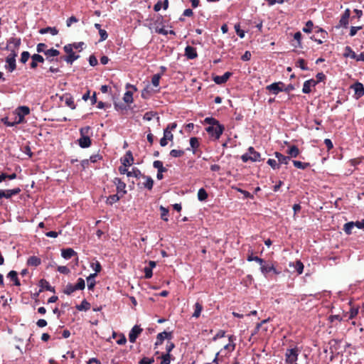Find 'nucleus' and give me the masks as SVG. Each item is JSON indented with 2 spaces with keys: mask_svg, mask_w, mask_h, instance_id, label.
Returning <instances> with one entry per match:
<instances>
[{
  "mask_svg": "<svg viewBox=\"0 0 364 364\" xmlns=\"http://www.w3.org/2000/svg\"><path fill=\"white\" fill-rule=\"evenodd\" d=\"M7 277L14 282V285L20 286V282L17 276V272L14 270H11L9 272Z\"/></svg>",
  "mask_w": 364,
  "mask_h": 364,
  "instance_id": "bb28decb",
  "label": "nucleus"
},
{
  "mask_svg": "<svg viewBox=\"0 0 364 364\" xmlns=\"http://www.w3.org/2000/svg\"><path fill=\"white\" fill-rule=\"evenodd\" d=\"M141 178L144 180L141 183H139L138 185H141L142 187L147 188L148 190H151L154 185V180L151 177L145 176L144 174L142 176Z\"/></svg>",
  "mask_w": 364,
  "mask_h": 364,
  "instance_id": "dca6fc26",
  "label": "nucleus"
},
{
  "mask_svg": "<svg viewBox=\"0 0 364 364\" xmlns=\"http://www.w3.org/2000/svg\"><path fill=\"white\" fill-rule=\"evenodd\" d=\"M174 348H175L174 343L173 342L170 341V340H168V341L166 343V353L171 354L170 353Z\"/></svg>",
  "mask_w": 364,
  "mask_h": 364,
  "instance_id": "0e129e2a",
  "label": "nucleus"
},
{
  "mask_svg": "<svg viewBox=\"0 0 364 364\" xmlns=\"http://www.w3.org/2000/svg\"><path fill=\"white\" fill-rule=\"evenodd\" d=\"M121 163L124 166H130L134 162V157L131 151L126 152L125 156L120 159Z\"/></svg>",
  "mask_w": 364,
  "mask_h": 364,
  "instance_id": "ddd939ff",
  "label": "nucleus"
},
{
  "mask_svg": "<svg viewBox=\"0 0 364 364\" xmlns=\"http://www.w3.org/2000/svg\"><path fill=\"white\" fill-rule=\"evenodd\" d=\"M154 362V358L144 357L139 360V364H152Z\"/></svg>",
  "mask_w": 364,
  "mask_h": 364,
  "instance_id": "052dcab7",
  "label": "nucleus"
},
{
  "mask_svg": "<svg viewBox=\"0 0 364 364\" xmlns=\"http://www.w3.org/2000/svg\"><path fill=\"white\" fill-rule=\"evenodd\" d=\"M284 84L282 82H274L266 87V90L271 92L274 95H277L280 92H283Z\"/></svg>",
  "mask_w": 364,
  "mask_h": 364,
  "instance_id": "423d86ee",
  "label": "nucleus"
},
{
  "mask_svg": "<svg viewBox=\"0 0 364 364\" xmlns=\"http://www.w3.org/2000/svg\"><path fill=\"white\" fill-rule=\"evenodd\" d=\"M293 164L295 167H296L297 168L302 169V170H304L309 166V163H303L299 161H293Z\"/></svg>",
  "mask_w": 364,
  "mask_h": 364,
  "instance_id": "c03bdc74",
  "label": "nucleus"
},
{
  "mask_svg": "<svg viewBox=\"0 0 364 364\" xmlns=\"http://www.w3.org/2000/svg\"><path fill=\"white\" fill-rule=\"evenodd\" d=\"M164 137H165L168 141H173V134L168 129L164 130Z\"/></svg>",
  "mask_w": 364,
  "mask_h": 364,
  "instance_id": "e2e57ef3",
  "label": "nucleus"
},
{
  "mask_svg": "<svg viewBox=\"0 0 364 364\" xmlns=\"http://www.w3.org/2000/svg\"><path fill=\"white\" fill-rule=\"evenodd\" d=\"M144 174L141 172L139 169L137 168H133L132 171L127 172L128 177H134L136 178H140L142 177Z\"/></svg>",
  "mask_w": 364,
  "mask_h": 364,
  "instance_id": "cd10ccee",
  "label": "nucleus"
},
{
  "mask_svg": "<svg viewBox=\"0 0 364 364\" xmlns=\"http://www.w3.org/2000/svg\"><path fill=\"white\" fill-rule=\"evenodd\" d=\"M289 266L294 267L299 274H301L303 272L304 264L299 260L296 261L295 262H293V263H290Z\"/></svg>",
  "mask_w": 364,
  "mask_h": 364,
  "instance_id": "c85d7f7f",
  "label": "nucleus"
},
{
  "mask_svg": "<svg viewBox=\"0 0 364 364\" xmlns=\"http://www.w3.org/2000/svg\"><path fill=\"white\" fill-rule=\"evenodd\" d=\"M39 33L41 34H46V33H50L51 35L55 36L58 33V31L55 27H46V28H41L39 31Z\"/></svg>",
  "mask_w": 364,
  "mask_h": 364,
  "instance_id": "a878e982",
  "label": "nucleus"
},
{
  "mask_svg": "<svg viewBox=\"0 0 364 364\" xmlns=\"http://www.w3.org/2000/svg\"><path fill=\"white\" fill-rule=\"evenodd\" d=\"M29 58H30V53L28 51H23L21 53L20 60L22 63H26L28 61Z\"/></svg>",
  "mask_w": 364,
  "mask_h": 364,
  "instance_id": "680f3d73",
  "label": "nucleus"
},
{
  "mask_svg": "<svg viewBox=\"0 0 364 364\" xmlns=\"http://www.w3.org/2000/svg\"><path fill=\"white\" fill-rule=\"evenodd\" d=\"M267 164L274 169L279 168V164L275 159H269L267 161Z\"/></svg>",
  "mask_w": 364,
  "mask_h": 364,
  "instance_id": "bf43d9fd",
  "label": "nucleus"
},
{
  "mask_svg": "<svg viewBox=\"0 0 364 364\" xmlns=\"http://www.w3.org/2000/svg\"><path fill=\"white\" fill-rule=\"evenodd\" d=\"M296 65L297 67L300 68L303 70H309L308 67L306 65L305 60H304L302 58L299 59L297 60Z\"/></svg>",
  "mask_w": 364,
  "mask_h": 364,
  "instance_id": "603ef678",
  "label": "nucleus"
},
{
  "mask_svg": "<svg viewBox=\"0 0 364 364\" xmlns=\"http://www.w3.org/2000/svg\"><path fill=\"white\" fill-rule=\"evenodd\" d=\"M79 311H87L90 308V304L86 300H83L80 305L76 306Z\"/></svg>",
  "mask_w": 364,
  "mask_h": 364,
  "instance_id": "c9c22d12",
  "label": "nucleus"
},
{
  "mask_svg": "<svg viewBox=\"0 0 364 364\" xmlns=\"http://www.w3.org/2000/svg\"><path fill=\"white\" fill-rule=\"evenodd\" d=\"M44 54L46 55L47 60H48L50 62H52L53 60L51 59V58L58 56L60 54V52L56 49L50 48L46 50Z\"/></svg>",
  "mask_w": 364,
  "mask_h": 364,
  "instance_id": "5701e85b",
  "label": "nucleus"
},
{
  "mask_svg": "<svg viewBox=\"0 0 364 364\" xmlns=\"http://www.w3.org/2000/svg\"><path fill=\"white\" fill-rule=\"evenodd\" d=\"M231 75H232L231 73L226 72L223 75L215 76L213 78V81L218 85H221V84L226 82Z\"/></svg>",
  "mask_w": 364,
  "mask_h": 364,
  "instance_id": "4468645a",
  "label": "nucleus"
},
{
  "mask_svg": "<svg viewBox=\"0 0 364 364\" xmlns=\"http://www.w3.org/2000/svg\"><path fill=\"white\" fill-rule=\"evenodd\" d=\"M230 343L224 346V348L226 350H228L230 351H232L235 349V345L233 343V341L235 340L233 336H230L228 337Z\"/></svg>",
  "mask_w": 364,
  "mask_h": 364,
  "instance_id": "a19ab883",
  "label": "nucleus"
},
{
  "mask_svg": "<svg viewBox=\"0 0 364 364\" xmlns=\"http://www.w3.org/2000/svg\"><path fill=\"white\" fill-rule=\"evenodd\" d=\"M76 255V252H75L72 248L63 249L61 251V255L65 259H70L72 257Z\"/></svg>",
  "mask_w": 364,
  "mask_h": 364,
  "instance_id": "4be33fe9",
  "label": "nucleus"
},
{
  "mask_svg": "<svg viewBox=\"0 0 364 364\" xmlns=\"http://www.w3.org/2000/svg\"><path fill=\"white\" fill-rule=\"evenodd\" d=\"M260 270L264 276H266V274L270 272H273L276 274H279V272H278L274 268L273 264H272L271 262H264L263 264L260 267Z\"/></svg>",
  "mask_w": 364,
  "mask_h": 364,
  "instance_id": "6e6552de",
  "label": "nucleus"
},
{
  "mask_svg": "<svg viewBox=\"0 0 364 364\" xmlns=\"http://www.w3.org/2000/svg\"><path fill=\"white\" fill-rule=\"evenodd\" d=\"M206 132L208 134L214 139L218 140L225 130V127L223 124L208 126L205 128Z\"/></svg>",
  "mask_w": 364,
  "mask_h": 364,
  "instance_id": "7ed1b4c3",
  "label": "nucleus"
},
{
  "mask_svg": "<svg viewBox=\"0 0 364 364\" xmlns=\"http://www.w3.org/2000/svg\"><path fill=\"white\" fill-rule=\"evenodd\" d=\"M351 88L353 89L356 98H360L364 95V87L362 83L355 82L351 86Z\"/></svg>",
  "mask_w": 364,
  "mask_h": 364,
  "instance_id": "f8f14e48",
  "label": "nucleus"
},
{
  "mask_svg": "<svg viewBox=\"0 0 364 364\" xmlns=\"http://www.w3.org/2000/svg\"><path fill=\"white\" fill-rule=\"evenodd\" d=\"M300 350L298 347L288 348L285 353V363L286 364H298V360Z\"/></svg>",
  "mask_w": 364,
  "mask_h": 364,
  "instance_id": "f257e3e1",
  "label": "nucleus"
},
{
  "mask_svg": "<svg viewBox=\"0 0 364 364\" xmlns=\"http://www.w3.org/2000/svg\"><path fill=\"white\" fill-rule=\"evenodd\" d=\"M96 277V273L91 274L87 278V287L88 289H92L95 285V277Z\"/></svg>",
  "mask_w": 364,
  "mask_h": 364,
  "instance_id": "7c9ffc66",
  "label": "nucleus"
},
{
  "mask_svg": "<svg viewBox=\"0 0 364 364\" xmlns=\"http://www.w3.org/2000/svg\"><path fill=\"white\" fill-rule=\"evenodd\" d=\"M21 38H11L9 40V43L10 45H13L14 48H16L18 49V47L20 46L21 45Z\"/></svg>",
  "mask_w": 364,
  "mask_h": 364,
  "instance_id": "a18cd8bd",
  "label": "nucleus"
},
{
  "mask_svg": "<svg viewBox=\"0 0 364 364\" xmlns=\"http://www.w3.org/2000/svg\"><path fill=\"white\" fill-rule=\"evenodd\" d=\"M63 50L68 55L64 56L63 59L68 64L72 65L73 62L80 58L79 55H75L73 52V46L70 44H67L63 47Z\"/></svg>",
  "mask_w": 364,
  "mask_h": 364,
  "instance_id": "20e7f679",
  "label": "nucleus"
},
{
  "mask_svg": "<svg viewBox=\"0 0 364 364\" xmlns=\"http://www.w3.org/2000/svg\"><path fill=\"white\" fill-rule=\"evenodd\" d=\"M99 34L100 36V41H105L108 37L107 31L104 29H100Z\"/></svg>",
  "mask_w": 364,
  "mask_h": 364,
  "instance_id": "774afa93",
  "label": "nucleus"
},
{
  "mask_svg": "<svg viewBox=\"0 0 364 364\" xmlns=\"http://www.w3.org/2000/svg\"><path fill=\"white\" fill-rule=\"evenodd\" d=\"M159 358L161 360V364H170L171 360V355L168 353L162 354Z\"/></svg>",
  "mask_w": 364,
  "mask_h": 364,
  "instance_id": "2f4dec72",
  "label": "nucleus"
},
{
  "mask_svg": "<svg viewBox=\"0 0 364 364\" xmlns=\"http://www.w3.org/2000/svg\"><path fill=\"white\" fill-rule=\"evenodd\" d=\"M41 263V259L36 256H31L27 260V264L28 266L37 267V266L40 265Z\"/></svg>",
  "mask_w": 364,
  "mask_h": 364,
  "instance_id": "393cba45",
  "label": "nucleus"
},
{
  "mask_svg": "<svg viewBox=\"0 0 364 364\" xmlns=\"http://www.w3.org/2000/svg\"><path fill=\"white\" fill-rule=\"evenodd\" d=\"M142 332V328L140 326L135 325L129 333V340L131 343H134L139 336V334Z\"/></svg>",
  "mask_w": 364,
  "mask_h": 364,
  "instance_id": "9d476101",
  "label": "nucleus"
},
{
  "mask_svg": "<svg viewBox=\"0 0 364 364\" xmlns=\"http://www.w3.org/2000/svg\"><path fill=\"white\" fill-rule=\"evenodd\" d=\"M185 55L188 59H195L198 56L196 49L194 47L187 46L185 48Z\"/></svg>",
  "mask_w": 364,
  "mask_h": 364,
  "instance_id": "a211bd4d",
  "label": "nucleus"
},
{
  "mask_svg": "<svg viewBox=\"0 0 364 364\" xmlns=\"http://www.w3.org/2000/svg\"><path fill=\"white\" fill-rule=\"evenodd\" d=\"M204 122L205 124H209V126H215V125H220L221 124L219 122L218 120H217L216 119L213 118V117H206L205 119H204Z\"/></svg>",
  "mask_w": 364,
  "mask_h": 364,
  "instance_id": "79ce46f5",
  "label": "nucleus"
},
{
  "mask_svg": "<svg viewBox=\"0 0 364 364\" xmlns=\"http://www.w3.org/2000/svg\"><path fill=\"white\" fill-rule=\"evenodd\" d=\"M65 103L67 106L70 107L72 109H75V105L72 97L67 96L65 97Z\"/></svg>",
  "mask_w": 364,
  "mask_h": 364,
  "instance_id": "8fccbe9b",
  "label": "nucleus"
},
{
  "mask_svg": "<svg viewBox=\"0 0 364 364\" xmlns=\"http://www.w3.org/2000/svg\"><path fill=\"white\" fill-rule=\"evenodd\" d=\"M24 120V116L21 113H18V117H16L15 120L12 123L9 124V127H14L16 124H21Z\"/></svg>",
  "mask_w": 364,
  "mask_h": 364,
  "instance_id": "37998d69",
  "label": "nucleus"
},
{
  "mask_svg": "<svg viewBox=\"0 0 364 364\" xmlns=\"http://www.w3.org/2000/svg\"><path fill=\"white\" fill-rule=\"evenodd\" d=\"M355 226V222H349L344 225L343 230L348 235L351 234L352 229Z\"/></svg>",
  "mask_w": 364,
  "mask_h": 364,
  "instance_id": "f704fd0d",
  "label": "nucleus"
},
{
  "mask_svg": "<svg viewBox=\"0 0 364 364\" xmlns=\"http://www.w3.org/2000/svg\"><path fill=\"white\" fill-rule=\"evenodd\" d=\"M91 128L89 126L82 127L80 129V136H90Z\"/></svg>",
  "mask_w": 364,
  "mask_h": 364,
  "instance_id": "09e8293b",
  "label": "nucleus"
},
{
  "mask_svg": "<svg viewBox=\"0 0 364 364\" xmlns=\"http://www.w3.org/2000/svg\"><path fill=\"white\" fill-rule=\"evenodd\" d=\"M190 145L193 151H194V149H197L199 146V141H198V138L191 137L190 139Z\"/></svg>",
  "mask_w": 364,
  "mask_h": 364,
  "instance_id": "5fc2aeb1",
  "label": "nucleus"
},
{
  "mask_svg": "<svg viewBox=\"0 0 364 364\" xmlns=\"http://www.w3.org/2000/svg\"><path fill=\"white\" fill-rule=\"evenodd\" d=\"M58 271L60 273L68 274L70 273V269L66 266H58Z\"/></svg>",
  "mask_w": 364,
  "mask_h": 364,
  "instance_id": "338daca9",
  "label": "nucleus"
},
{
  "mask_svg": "<svg viewBox=\"0 0 364 364\" xmlns=\"http://www.w3.org/2000/svg\"><path fill=\"white\" fill-rule=\"evenodd\" d=\"M18 113H21L22 115H23L24 117L27 114H29L30 112V109L26 107V106H21L18 107Z\"/></svg>",
  "mask_w": 364,
  "mask_h": 364,
  "instance_id": "13d9d810",
  "label": "nucleus"
},
{
  "mask_svg": "<svg viewBox=\"0 0 364 364\" xmlns=\"http://www.w3.org/2000/svg\"><path fill=\"white\" fill-rule=\"evenodd\" d=\"M350 16V10L349 9H346L341 17L338 27L348 28Z\"/></svg>",
  "mask_w": 364,
  "mask_h": 364,
  "instance_id": "1a4fd4ad",
  "label": "nucleus"
},
{
  "mask_svg": "<svg viewBox=\"0 0 364 364\" xmlns=\"http://www.w3.org/2000/svg\"><path fill=\"white\" fill-rule=\"evenodd\" d=\"M208 198V193L204 188H200L198 191V199L200 201H203Z\"/></svg>",
  "mask_w": 364,
  "mask_h": 364,
  "instance_id": "e433bc0d",
  "label": "nucleus"
},
{
  "mask_svg": "<svg viewBox=\"0 0 364 364\" xmlns=\"http://www.w3.org/2000/svg\"><path fill=\"white\" fill-rule=\"evenodd\" d=\"M114 183L116 185L118 193H122V195H124L127 193V191L125 190L126 184L120 178H115L114 179Z\"/></svg>",
  "mask_w": 364,
  "mask_h": 364,
  "instance_id": "2eb2a0df",
  "label": "nucleus"
},
{
  "mask_svg": "<svg viewBox=\"0 0 364 364\" xmlns=\"http://www.w3.org/2000/svg\"><path fill=\"white\" fill-rule=\"evenodd\" d=\"M261 155L259 152L256 151L252 146L249 147L248 152L244 154L241 156L243 162L251 161L252 162L259 161Z\"/></svg>",
  "mask_w": 364,
  "mask_h": 364,
  "instance_id": "f03ea898",
  "label": "nucleus"
},
{
  "mask_svg": "<svg viewBox=\"0 0 364 364\" xmlns=\"http://www.w3.org/2000/svg\"><path fill=\"white\" fill-rule=\"evenodd\" d=\"M184 154V151L181 149H172L170 151V156L174 158L181 157Z\"/></svg>",
  "mask_w": 364,
  "mask_h": 364,
  "instance_id": "49530a36",
  "label": "nucleus"
},
{
  "mask_svg": "<svg viewBox=\"0 0 364 364\" xmlns=\"http://www.w3.org/2000/svg\"><path fill=\"white\" fill-rule=\"evenodd\" d=\"M343 55L344 58H350L351 59L357 58V55L350 46L345 47Z\"/></svg>",
  "mask_w": 364,
  "mask_h": 364,
  "instance_id": "b1692460",
  "label": "nucleus"
},
{
  "mask_svg": "<svg viewBox=\"0 0 364 364\" xmlns=\"http://www.w3.org/2000/svg\"><path fill=\"white\" fill-rule=\"evenodd\" d=\"M316 84L317 82L313 79L305 81L303 85L302 92L305 94L310 93L311 91V87L316 86Z\"/></svg>",
  "mask_w": 364,
  "mask_h": 364,
  "instance_id": "f3484780",
  "label": "nucleus"
},
{
  "mask_svg": "<svg viewBox=\"0 0 364 364\" xmlns=\"http://www.w3.org/2000/svg\"><path fill=\"white\" fill-rule=\"evenodd\" d=\"M202 310H203V306L200 303L196 302L195 304V311L193 314V316L196 317V318H198L200 315Z\"/></svg>",
  "mask_w": 364,
  "mask_h": 364,
  "instance_id": "ea45409f",
  "label": "nucleus"
},
{
  "mask_svg": "<svg viewBox=\"0 0 364 364\" xmlns=\"http://www.w3.org/2000/svg\"><path fill=\"white\" fill-rule=\"evenodd\" d=\"M40 285L42 288H45L46 290L50 291H54V288L52 287L49 283L45 279H41L40 281Z\"/></svg>",
  "mask_w": 364,
  "mask_h": 364,
  "instance_id": "de8ad7c7",
  "label": "nucleus"
},
{
  "mask_svg": "<svg viewBox=\"0 0 364 364\" xmlns=\"http://www.w3.org/2000/svg\"><path fill=\"white\" fill-rule=\"evenodd\" d=\"M153 166L158 170V172H166L167 169L164 167L163 163L161 161H154Z\"/></svg>",
  "mask_w": 364,
  "mask_h": 364,
  "instance_id": "473e14b6",
  "label": "nucleus"
},
{
  "mask_svg": "<svg viewBox=\"0 0 364 364\" xmlns=\"http://www.w3.org/2000/svg\"><path fill=\"white\" fill-rule=\"evenodd\" d=\"M77 141L79 146L83 149L90 147L92 144L90 136H80Z\"/></svg>",
  "mask_w": 364,
  "mask_h": 364,
  "instance_id": "aec40b11",
  "label": "nucleus"
},
{
  "mask_svg": "<svg viewBox=\"0 0 364 364\" xmlns=\"http://www.w3.org/2000/svg\"><path fill=\"white\" fill-rule=\"evenodd\" d=\"M120 199V196H118V194H114V195H112V196H109L107 198V200H106V203L109 205H112L114 204V203L117 202L118 200H119Z\"/></svg>",
  "mask_w": 364,
  "mask_h": 364,
  "instance_id": "58836bf2",
  "label": "nucleus"
},
{
  "mask_svg": "<svg viewBox=\"0 0 364 364\" xmlns=\"http://www.w3.org/2000/svg\"><path fill=\"white\" fill-rule=\"evenodd\" d=\"M21 192L20 188H15L14 189L0 190V198H11L13 196H16Z\"/></svg>",
  "mask_w": 364,
  "mask_h": 364,
  "instance_id": "0eeeda50",
  "label": "nucleus"
},
{
  "mask_svg": "<svg viewBox=\"0 0 364 364\" xmlns=\"http://www.w3.org/2000/svg\"><path fill=\"white\" fill-rule=\"evenodd\" d=\"M171 338H172V333L171 332L163 331L161 333H159L156 336V341L155 343V346L161 345L162 343L164 342V339L171 340Z\"/></svg>",
  "mask_w": 364,
  "mask_h": 364,
  "instance_id": "9b49d317",
  "label": "nucleus"
},
{
  "mask_svg": "<svg viewBox=\"0 0 364 364\" xmlns=\"http://www.w3.org/2000/svg\"><path fill=\"white\" fill-rule=\"evenodd\" d=\"M275 157L277 159L279 166L280 164H288L290 161V157L288 156H284L279 152L276 151L274 153Z\"/></svg>",
  "mask_w": 364,
  "mask_h": 364,
  "instance_id": "412c9836",
  "label": "nucleus"
},
{
  "mask_svg": "<svg viewBox=\"0 0 364 364\" xmlns=\"http://www.w3.org/2000/svg\"><path fill=\"white\" fill-rule=\"evenodd\" d=\"M161 79V75L160 74H155L153 75L151 78V83L154 87H158L159 85V81Z\"/></svg>",
  "mask_w": 364,
  "mask_h": 364,
  "instance_id": "6e6d98bb",
  "label": "nucleus"
},
{
  "mask_svg": "<svg viewBox=\"0 0 364 364\" xmlns=\"http://www.w3.org/2000/svg\"><path fill=\"white\" fill-rule=\"evenodd\" d=\"M300 151L298 147L295 145L291 146L287 151L289 157L296 158L299 156Z\"/></svg>",
  "mask_w": 364,
  "mask_h": 364,
  "instance_id": "c756f323",
  "label": "nucleus"
},
{
  "mask_svg": "<svg viewBox=\"0 0 364 364\" xmlns=\"http://www.w3.org/2000/svg\"><path fill=\"white\" fill-rule=\"evenodd\" d=\"M11 53L6 57V63L7 65L6 68L9 70V72H13L16 68V57L17 56V53L15 50H11Z\"/></svg>",
  "mask_w": 364,
  "mask_h": 364,
  "instance_id": "39448f33",
  "label": "nucleus"
},
{
  "mask_svg": "<svg viewBox=\"0 0 364 364\" xmlns=\"http://www.w3.org/2000/svg\"><path fill=\"white\" fill-rule=\"evenodd\" d=\"M161 218L164 221H168L167 215L168 214V210L163 206L160 207Z\"/></svg>",
  "mask_w": 364,
  "mask_h": 364,
  "instance_id": "3c124183",
  "label": "nucleus"
},
{
  "mask_svg": "<svg viewBox=\"0 0 364 364\" xmlns=\"http://www.w3.org/2000/svg\"><path fill=\"white\" fill-rule=\"evenodd\" d=\"M77 289H76L75 286L69 283L65 286V289H63V293L67 295H70L72 293H73Z\"/></svg>",
  "mask_w": 364,
  "mask_h": 364,
  "instance_id": "72a5a7b5",
  "label": "nucleus"
},
{
  "mask_svg": "<svg viewBox=\"0 0 364 364\" xmlns=\"http://www.w3.org/2000/svg\"><path fill=\"white\" fill-rule=\"evenodd\" d=\"M314 26V23L311 21H308L306 23L305 27L303 28V31L305 33H311L312 31V28Z\"/></svg>",
  "mask_w": 364,
  "mask_h": 364,
  "instance_id": "4d7b16f0",
  "label": "nucleus"
},
{
  "mask_svg": "<svg viewBox=\"0 0 364 364\" xmlns=\"http://www.w3.org/2000/svg\"><path fill=\"white\" fill-rule=\"evenodd\" d=\"M358 314V308H351L349 312V319L355 318Z\"/></svg>",
  "mask_w": 364,
  "mask_h": 364,
  "instance_id": "69168bd1",
  "label": "nucleus"
},
{
  "mask_svg": "<svg viewBox=\"0 0 364 364\" xmlns=\"http://www.w3.org/2000/svg\"><path fill=\"white\" fill-rule=\"evenodd\" d=\"M31 60H32L31 63V68L32 69L36 68V67L38 66V63H43L44 62L43 57L39 54H33L31 56Z\"/></svg>",
  "mask_w": 364,
  "mask_h": 364,
  "instance_id": "6ab92c4d",
  "label": "nucleus"
},
{
  "mask_svg": "<svg viewBox=\"0 0 364 364\" xmlns=\"http://www.w3.org/2000/svg\"><path fill=\"white\" fill-rule=\"evenodd\" d=\"M77 290H82L85 287V280L82 278L77 279V284L75 285Z\"/></svg>",
  "mask_w": 364,
  "mask_h": 364,
  "instance_id": "864d4df0",
  "label": "nucleus"
},
{
  "mask_svg": "<svg viewBox=\"0 0 364 364\" xmlns=\"http://www.w3.org/2000/svg\"><path fill=\"white\" fill-rule=\"evenodd\" d=\"M123 100L124 102L129 104L133 102V93L132 91H127L123 97Z\"/></svg>",
  "mask_w": 364,
  "mask_h": 364,
  "instance_id": "4c0bfd02",
  "label": "nucleus"
}]
</instances>
